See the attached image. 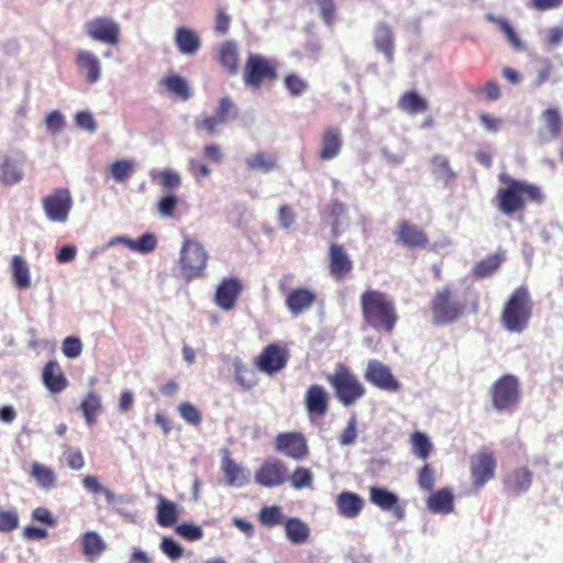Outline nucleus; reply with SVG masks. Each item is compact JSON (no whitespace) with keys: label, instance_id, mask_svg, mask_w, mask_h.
Returning <instances> with one entry per match:
<instances>
[{"label":"nucleus","instance_id":"obj_18","mask_svg":"<svg viewBox=\"0 0 563 563\" xmlns=\"http://www.w3.org/2000/svg\"><path fill=\"white\" fill-rule=\"evenodd\" d=\"M242 291L243 284L239 278H223L217 287L214 302L222 310H232Z\"/></svg>","mask_w":563,"mask_h":563},{"label":"nucleus","instance_id":"obj_60","mask_svg":"<svg viewBox=\"0 0 563 563\" xmlns=\"http://www.w3.org/2000/svg\"><path fill=\"white\" fill-rule=\"evenodd\" d=\"M161 550L170 560H178L184 555V548L168 537L162 539Z\"/></svg>","mask_w":563,"mask_h":563},{"label":"nucleus","instance_id":"obj_10","mask_svg":"<svg viewBox=\"0 0 563 563\" xmlns=\"http://www.w3.org/2000/svg\"><path fill=\"white\" fill-rule=\"evenodd\" d=\"M46 217L54 222H65L73 208L71 194L67 188H56L42 200Z\"/></svg>","mask_w":563,"mask_h":563},{"label":"nucleus","instance_id":"obj_12","mask_svg":"<svg viewBox=\"0 0 563 563\" xmlns=\"http://www.w3.org/2000/svg\"><path fill=\"white\" fill-rule=\"evenodd\" d=\"M394 236L397 245L409 250L427 249L430 245L428 233L408 220L398 222Z\"/></svg>","mask_w":563,"mask_h":563},{"label":"nucleus","instance_id":"obj_36","mask_svg":"<svg viewBox=\"0 0 563 563\" xmlns=\"http://www.w3.org/2000/svg\"><path fill=\"white\" fill-rule=\"evenodd\" d=\"M222 471L227 483L231 486L241 487L249 483V476L243 467L228 455L222 460Z\"/></svg>","mask_w":563,"mask_h":563},{"label":"nucleus","instance_id":"obj_5","mask_svg":"<svg viewBox=\"0 0 563 563\" xmlns=\"http://www.w3.org/2000/svg\"><path fill=\"white\" fill-rule=\"evenodd\" d=\"M327 380L334 389L339 401L346 407L355 404L366 393L355 374L343 364L336 365L334 372L327 376Z\"/></svg>","mask_w":563,"mask_h":563},{"label":"nucleus","instance_id":"obj_39","mask_svg":"<svg viewBox=\"0 0 563 563\" xmlns=\"http://www.w3.org/2000/svg\"><path fill=\"white\" fill-rule=\"evenodd\" d=\"M178 520V509L174 501L158 498L156 521L161 527H173Z\"/></svg>","mask_w":563,"mask_h":563},{"label":"nucleus","instance_id":"obj_55","mask_svg":"<svg viewBox=\"0 0 563 563\" xmlns=\"http://www.w3.org/2000/svg\"><path fill=\"white\" fill-rule=\"evenodd\" d=\"M285 86L294 97L301 96L309 87L308 82L297 74H288L284 78Z\"/></svg>","mask_w":563,"mask_h":563},{"label":"nucleus","instance_id":"obj_1","mask_svg":"<svg viewBox=\"0 0 563 563\" xmlns=\"http://www.w3.org/2000/svg\"><path fill=\"white\" fill-rule=\"evenodd\" d=\"M498 180L503 186L497 189L493 203L505 217L523 213L529 202L541 205L544 201V194L538 185L514 178L507 173H500Z\"/></svg>","mask_w":563,"mask_h":563},{"label":"nucleus","instance_id":"obj_50","mask_svg":"<svg viewBox=\"0 0 563 563\" xmlns=\"http://www.w3.org/2000/svg\"><path fill=\"white\" fill-rule=\"evenodd\" d=\"M258 520L266 527H275L285 522L280 507L278 506L263 507L258 512Z\"/></svg>","mask_w":563,"mask_h":563},{"label":"nucleus","instance_id":"obj_61","mask_svg":"<svg viewBox=\"0 0 563 563\" xmlns=\"http://www.w3.org/2000/svg\"><path fill=\"white\" fill-rule=\"evenodd\" d=\"M176 533L187 541H197L203 537L202 529L192 523H181L177 526Z\"/></svg>","mask_w":563,"mask_h":563},{"label":"nucleus","instance_id":"obj_7","mask_svg":"<svg viewBox=\"0 0 563 563\" xmlns=\"http://www.w3.org/2000/svg\"><path fill=\"white\" fill-rule=\"evenodd\" d=\"M278 78L276 64L261 54L246 57L242 79L246 87L260 89L264 84H273Z\"/></svg>","mask_w":563,"mask_h":563},{"label":"nucleus","instance_id":"obj_13","mask_svg":"<svg viewBox=\"0 0 563 563\" xmlns=\"http://www.w3.org/2000/svg\"><path fill=\"white\" fill-rule=\"evenodd\" d=\"M289 477L286 464L278 459L266 460L255 472V482L266 488L284 485Z\"/></svg>","mask_w":563,"mask_h":563},{"label":"nucleus","instance_id":"obj_25","mask_svg":"<svg viewBox=\"0 0 563 563\" xmlns=\"http://www.w3.org/2000/svg\"><path fill=\"white\" fill-rule=\"evenodd\" d=\"M174 41L178 52L186 56H195L202 45L200 35L195 30L186 26H179L175 30Z\"/></svg>","mask_w":563,"mask_h":563},{"label":"nucleus","instance_id":"obj_52","mask_svg":"<svg viewBox=\"0 0 563 563\" xmlns=\"http://www.w3.org/2000/svg\"><path fill=\"white\" fill-rule=\"evenodd\" d=\"M218 121L223 124L230 119H234L238 117L236 108L233 101L229 97H223L220 99L216 113L213 114Z\"/></svg>","mask_w":563,"mask_h":563},{"label":"nucleus","instance_id":"obj_63","mask_svg":"<svg viewBox=\"0 0 563 563\" xmlns=\"http://www.w3.org/2000/svg\"><path fill=\"white\" fill-rule=\"evenodd\" d=\"M159 185L165 189H176L181 185V177L178 172L164 169L159 173Z\"/></svg>","mask_w":563,"mask_h":563},{"label":"nucleus","instance_id":"obj_3","mask_svg":"<svg viewBox=\"0 0 563 563\" xmlns=\"http://www.w3.org/2000/svg\"><path fill=\"white\" fill-rule=\"evenodd\" d=\"M532 312L531 294L527 286H520L505 301L500 313V323L508 332L521 333L528 328Z\"/></svg>","mask_w":563,"mask_h":563},{"label":"nucleus","instance_id":"obj_2","mask_svg":"<svg viewBox=\"0 0 563 563\" xmlns=\"http://www.w3.org/2000/svg\"><path fill=\"white\" fill-rule=\"evenodd\" d=\"M363 321L369 328L385 333H393L399 314L393 297L377 289H366L360 296Z\"/></svg>","mask_w":563,"mask_h":563},{"label":"nucleus","instance_id":"obj_47","mask_svg":"<svg viewBox=\"0 0 563 563\" xmlns=\"http://www.w3.org/2000/svg\"><path fill=\"white\" fill-rule=\"evenodd\" d=\"M80 409L88 424L96 421L97 415L101 410V399L95 393H89L80 404Z\"/></svg>","mask_w":563,"mask_h":563},{"label":"nucleus","instance_id":"obj_22","mask_svg":"<svg viewBox=\"0 0 563 563\" xmlns=\"http://www.w3.org/2000/svg\"><path fill=\"white\" fill-rule=\"evenodd\" d=\"M369 501L384 511H391L394 517L402 519L405 516L404 508L399 505V498L393 492L376 486L369 487Z\"/></svg>","mask_w":563,"mask_h":563},{"label":"nucleus","instance_id":"obj_40","mask_svg":"<svg viewBox=\"0 0 563 563\" xmlns=\"http://www.w3.org/2000/svg\"><path fill=\"white\" fill-rule=\"evenodd\" d=\"M287 539L295 544L305 543L310 534L309 527L298 518H288L284 522Z\"/></svg>","mask_w":563,"mask_h":563},{"label":"nucleus","instance_id":"obj_43","mask_svg":"<svg viewBox=\"0 0 563 563\" xmlns=\"http://www.w3.org/2000/svg\"><path fill=\"white\" fill-rule=\"evenodd\" d=\"M287 354H260L255 360V366L267 374H274L285 367Z\"/></svg>","mask_w":563,"mask_h":563},{"label":"nucleus","instance_id":"obj_20","mask_svg":"<svg viewBox=\"0 0 563 563\" xmlns=\"http://www.w3.org/2000/svg\"><path fill=\"white\" fill-rule=\"evenodd\" d=\"M542 126L539 130V139L542 142L556 140L563 132V118L556 107H550L540 115Z\"/></svg>","mask_w":563,"mask_h":563},{"label":"nucleus","instance_id":"obj_33","mask_svg":"<svg viewBox=\"0 0 563 563\" xmlns=\"http://www.w3.org/2000/svg\"><path fill=\"white\" fill-rule=\"evenodd\" d=\"M374 44L376 49L382 52L389 63L394 60V33L389 25L385 23L377 25L374 33Z\"/></svg>","mask_w":563,"mask_h":563},{"label":"nucleus","instance_id":"obj_51","mask_svg":"<svg viewBox=\"0 0 563 563\" xmlns=\"http://www.w3.org/2000/svg\"><path fill=\"white\" fill-rule=\"evenodd\" d=\"M500 29V31L505 34L507 41L512 46V48L517 51H522L525 45L518 34L515 32L511 24L501 18L492 19Z\"/></svg>","mask_w":563,"mask_h":563},{"label":"nucleus","instance_id":"obj_62","mask_svg":"<svg viewBox=\"0 0 563 563\" xmlns=\"http://www.w3.org/2000/svg\"><path fill=\"white\" fill-rule=\"evenodd\" d=\"M357 420L356 416L353 415L347 423L346 427L343 429L342 433L339 435V442L342 445H350L353 444L357 438Z\"/></svg>","mask_w":563,"mask_h":563},{"label":"nucleus","instance_id":"obj_24","mask_svg":"<svg viewBox=\"0 0 563 563\" xmlns=\"http://www.w3.org/2000/svg\"><path fill=\"white\" fill-rule=\"evenodd\" d=\"M343 146L341 131L338 126L327 128L320 141L319 158L321 161H330L336 157Z\"/></svg>","mask_w":563,"mask_h":563},{"label":"nucleus","instance_id":"obj_8","mask_svg":"<svg viewBox=\"0 0 563 563\" xmlns=\"http://www.w3.org/2000/svg\"><path fill=\"white\" fill-rule=\"evenodd\" d=\"M489 394L497 411L512 412L520 400L519 380L514 375H504L492 385Z\"/></svg>","mask_w":563,"mask_h":563},{"label":"nucleus","instance_id":"obj_48","mask_svg":"<svg viewBox=\"0 0 563 563\" xmlns=\"http://www.w3.org/2000/svg\"><path fill=\"white\" fill-rule=\"evenodd\" d=\"M312 9H317L323 22L331 26L335 22L336 5L334 0H307Z\"/></svg>","mask_w":563,"mask_h":563},{"label":"nucleus","instance_id":"obj_21","mask_svg":"<svg viewBox=\"0 0 563 563\" xmlns=\"http://www.w3.org/2000/svg\"><path fill=\"white\" fill-rule=\"evenodd\" d=\"M330 396L321 385H310L305 394V407L310 417H323L329 410Z\"/></svg>","mask_w":563,"mask_h":563},{"label":"nucleus","instance_id":"obj_15","mask_svg":"<svg viewBox=\"0 0 563 563\" xmlns=\"http://www.w3.org/2000/svg\"><path fill=\"white\" fill-rule=\"evenodd\" d=\"M365 379L378 389L396 393L400 384L393 375L390 368L377 360H371L364 373Z\"/></svg>","mask_w":563,"mask_h":563},{"label":"nucleus","instance_id":"obj_38","mask_svg":"<svg viewBox=\"0 0 563 563\" xmlns=\"http://www.w3.org/2000/svg\"><path fill=\"white\" fill-rule=\"evenodd\" d=\"M398 108L409 114H417L428 110V102L418 92L411 90L400 96Z\"/></svg>","mask_w":563,"mask_h":563},{"label":"nucleus","instance_id":"obj_57","mask_svg":"<svg viewBox=\"0 0 563 563\" xmlns=\"http://www.w3.org/2000/svg\"><path fill=\"white\" fill-rule=\"evenodd\" d=\"M418 485L422 490L431 492L435 484V471L430 464L423 465L418 472Z\"/></svg>","mask_w":563,"mask_h":563},{"label":"nucleus","instance_id":"obj_34","mask_svg":"<svg viewBox=\"0 0 563 563\" xmlns=\"http://www.w3.org/2000/svg\"><path fill=\"white\" fill-rule=\"evenodd\" d=\"M118 243H122L130 247L133 251H137L140 253H150L153 252L157 246V240L152 233L142 234L137 241L131 240L125 236H115L108 242V246H113Z\"/></svg>","mask_w":563,"mask_h":563},{"label":"nucleus","instance_id":"obj_32","mask_svg":"<svg viewBox=\"0 0 563 563\" xmlns=\"http://www.w3.org/2000/svg\"><path fill=\"white\" fill-rule=\"evenodd\" d=\"M10 271L12 283L18 289H27L31 287L30 267L21 255H13L11 257Z\"/></svg>","mask_w":563,"mask_h":563},{"label":"nucleus","instance_id":"obj_46","mask_svg":"<svg viewBox=\"0 0 563 563\" xmlns=\"http://www.w3.org/2000/svg\"><path fill=\"white\" fill-rule=\"evenodd\" d=\"M162 84L166 89L179 97L181 100H188L190 98V90L187 81L179 75H170L162 80Z\"/></svg>","mask_w":563,"mask_h":563},{"label":"nucleus","instance_id":"obj_56","mask_svg":"<svg viewBox=\"0 0 563 563\" xmlns=\"http://www.w3.org/2000/svg\"><path fill=\"white\" fill-rule=\"evenodd\" d=\"M178 412L180 417L192 426H199L202 417L200 411L190 402L184 401L178 405Z\"/></svg>","mask_w":563,"mask_h":563},{"label":"nucleus","instance_id":"obj_42","mask_svg":"<svg viewBox=\"0 0 563 563\" xmlns=\"http://www.w3.org/2000/svg\"><path fill=\"white\" fill-rule=\"evenodd\" d=\"M234 378L243 390H251L257 384V375L254 367L243 364L241 361L234 362Z\"/></svg>","mask_w":563,"mask_h":563},{"label":"nucleus","instance_id":"obj_45","mask_svg":"<svg viewBox=\"0 0 563 563\" xmlns=\"http://www.w3.org/2000/svg\"><path fill=\"white\" fill-rule=\"evenodd\" d=\"M411 451L420 460L426 461L432 451V443L429 438L420 431L410 435Z\"/></svg>","mask_w":563,"mask_h":563},{"label":"nucleus","instance_id":"obj_54","mask_svg":"<svg viewBox=\"0 0 563 563\" xmlns=\"http://www.w3.org/2000/svg\"><path fill=\"white\" fill-rule=\"evenodd\" d=\"M110 172L115 181L124 183L133 173V163L125 159L117 161L111 164Z\"/></svg>","mask_w":563,"mask_h":563},{"label":"nucleus","instance_id":"obj_16","mask_svg":"<svg viewBox=\"0 0 563 563\" xmlns=\"http://www.w3.org/2000/svg\"><path fill=\"white\" fill-rule=\"evenodd\" d=\"M87 34L92 40L118 45L120 42V25L110 18H95L87 23Z\"/></svg>","mask_w":563,"mask_h":563},{"label":"nucleus","instance_id":"obj_29","mask_svg":"<svg viewBox=\"0 0 563 563\" xmlns=\"http://www.w3.org/2000/svg\"><path fill=\"white\" fill-rule=\"evenodd\" d=\"M533 474L526 467H518L511 471L504 479L505 489L512 495H520L527 492L532 484Z\"/></svg>","mask_w":563,"mask_h":563},{"label":"nucleus","instance_id":"obj_6","mask_svg":"<svg viewBox=\"0 0 563 563\" xmlns=\"http://www.w3.org/2000/svg\"><path fill=\"white\" fill-rule=\"evenodd\" d=\"M430 309L433 323L444 325L460 319L465 312L466 305L456 298L450 286H444L434 294L430 302Z\"/></svg>","mask_w":563,"mask_h":563},{"label":"nucleus","instance_id":"obj_4","mask_svg":"<svg viewBox=\"0 0 563 563\" xmlns=\"http://www.w3.org/2000/svg\"><path fill=\"white\" fill-rule=\"evenodd\" d=\"M208 261L209 254L200 242L185 239L178 260L180 274L184 279L190 282L205 277Z\"/></svg>","mask_w":563,"mask_h":563},{"label":"nucleus","instance_id":"obj_64","mask_svg":"<svg viewBox=\"0 0 563 563\" xmlns=\"http://www.w3.org/2000/svg\"><path fill=\"white\" fill-rule=\"evenodd\" d=\"M231 16L225 12L223 8L217 9L214 20V32L219 35H225L230 31Z\"/></svg>","mask_w":563,"mask_h":563},{"label":"nucleus","instance_id":"obj_44","mask_svg":"<svg viewBox=\"0 0 563 563\" xmlns=\"http://www.w3.org/2000/svg\"><path fill=\"white\" fill-rule=\"evenodd\" d=\"M31 476L45 489H49L56 484V475L54 471L37 462H34L31 465Z\"/></svg>","mask_w":563,"mask_h":563},{"label":"nucleus","instance_id":"obj_58","mask_svg":"<svg viewBox=\"0 0 563 563\" xmlns=\"http://www.w3.org/2000/svg\"><path fill=\"white\" fill-rule=\"evenodd\" d=\"M19 527V515L15 510L0 508V532H11Z\"/></svg>","mask_w":563,"mask_h":563},{"label":"nucleus","instance_id":"obj_23","mask_svg":"<svg viewBox=\"0 0 563 563\" xmlns=\"http://www.w3.org/2000/svg\"><path fill=\"white\" fill-rule=\"evenodd\" d=\"M23 163V156L19 159L8 154L0 153V181L5 186L20 183L24 176L22 169Z\"/></svg>","mask_w":563,"mask_h":563},{"label":"nucleus","instance_id":"obj_14","mask_svg":"<svg viewBox=\"0 0 563 563\" xmlns=\"http://www.w3.org/2000/svg\"><path fill=\"white\" fill-rule=\"evenodd\" d=\"M275 450L295 461L305 460L309 455L307 440L300 432L279 433L275 439Z\"/></svg>","mask_w":563,"mask_h":563},{"label":"nucleus","instance_id":"obj_17","mask_svg":"<svg viewBox=\"0 0 563 563\" xmlns=\"http://www.w3.org/2000/svg\"><path fill=\"white\" fill-rule=\"evenodd\" d=\"M239 44L233 40L221 42L214 52V59L228 76H236L241 68Z\"/></svg>","mask_w":563,"mask_h":563},{"label":"nucleus","instance_id":"obj_28","mask_svg":"<svg viewBox=\"0 0 563 563\" xmlns=\"http://www.w3.org/2000/svg\"><path fill=\"white\" fill-rule=\"evenodd\" d=\"M76 65L80 74L85 75L87 82L95 84L100 79L101 63L93 53L79 49L76 56Z\"/></svg>","mask_w":563,"mask_h":563},{"label":"nucleus","instance_id":"obj_53","mask_svg":"<svg viewBox=\"0 0 563 563\" xmlns=\"http://www.w3.org/2000/svg\"><path fill=\"white\" fill-rule=\"evenodd\" d=\"M247 166L251 169H260L267 173L276 166V159L264 152H257L252 158L247 159Z\"/></svg>","mask_w":563,"mask_h":563},{"label":"nucleus","instance_id":"obj_27","mask_svg":"<svg viewBox=\"0 0 563 563\" xmlns=\"http://www.w3.org/2000/svg\"><path fill=\"white\" fill-rule=\"evenodd\" d=\"M364 499L356 493L344 490L335 498V507L340 516L353 519L356 518L364 508Z\"/></svg>","mask_w":563,"mask_h":563},{"label":"nucleus","instance_id":"obj_26","mask_svg":"<svg viewBox=\"0 0 563 563\" xmlns=\"http://www.w3.org/2000/svg\"><path fill=\"white\" fill-rule=\"evenodd\" d=\"M42 380L52 394H59L68 387V379L56 361H49L43 368Z\"/></svg>","mask_w":563,"mask_h":563},{"label":"nucleus","instance_id":"obj_37","mask_svg":"<svg viewBox=\"0 0 563 563\" xmlns=\"http://www.w3.org/2000/svg\"><path fill=\"white\" fill-rule=\"evenodd\" d=\"M432 167V175L435 179L442 181L444 185H450L456 179V173L450 165V161L444 155H433L430 159Z\"/></svg>","mask_w":563,"mask_h":563},{"label":"nucleus","instance_id":"obj_19","mask_svg":"<svg viewBox=\"0 0 563 563\" xmlns=\"http://www.w3.org/2000/svg\"><path fill=\"white\" fill-rule=\"evenodd\" d=\"M329 272L336 280L344 279L353 269V262L346 250L339 243H331L329 246Z\"/></svg>","mask_w":563,"mask_h":563},{"label":"nucleus","instance_id":"obj_41","mask_svg":"<svg viewBox=\"0 0 563 563\" xmlns=\"http://www.w3.org/2000/svg\"><path fill=\"white\" fill-rule=\"evenodd\" d=\"M82 553L89 559L100 556L107 549V544L95 531H88L81 537Z\"/></svg>","mask_w":563,"mask_h":563},{"label":"nucleus","instance_id":"obj_30","mask_svg":"<svg viewBox=\"0 0 563 563\" xmlns=\"http://www.w3.org/2000/svg\"><path fill=\"white\" fill-rule=\"evenodd\" d=\"M327 217L330 221L332 235L338 238L344 231V225L349 223L347 207L338 200H332L328 203Z\"/></svg>","mask_w":563,"mask_h":563},{"label":"nucleus","instance_id":"obj_59","mask_svg":"<svg viewBox=\"0 0 563 563\" xmlns=\"http://www.w3.org/2000/svg\"><path fill=\"white\" fill-rule=\"evenodd\" d=\"M221 123L218 121V119L214 115H202L195 120L196 130L202 131L210 136L217 134L218 126Z\"/></svg>","mask_w":563,"mask_h":563},{"label":"nucleus","instance_id":"obj_31","mask_svg":"<svg viewBox=\"0 0 563 563\" xmlns=\"http://www.w3.org/2000/svg\"><path fill=\"white\" fill-rule=\"evenodd\" d=\"M427 506L434 514H451L454 509V495L449 488L439 489L428 497Z\"/></svg>","mask_w":563,"mask_h":563},{"label":"nucleus","instance_id":"obj_35","mask_svg":"<svg viewBox=\"0 0 563 563\" xmlns=\"http://www.w3.org/2000/svg\"><path fill=\"white\" fill-rule=\"evenodd\" d=\"M504 261V252L489 254L476 263L472 269V275L478 279L489 277L498 271Z\"/></svg>","mask_w":563,"mask_h":563},{"label":"nucleus","instance_id":"obj_49","mask_svg":"<svg viewBox=\"0 0 563 563\" xmlns=\"http://www.w3.org/2000/svg\"><path fill=\"white\" fill-rule=\"evenodd\" d=\"M288 481L295 489L310 488L313 484V474L308 467L299 466L289 475Z\"/></svg>","mask_w":563,"mask_h":563},{"label":"nucleus","instance_id":"obj_9","mask_svg":"<svg viewBox=\"0 0 563 563\" xmlns=\"http://www.w3.org/2000/svg\"><path fill=\"white\" fill-rule=\"evenodd\" d=\"M294 279L292 274H285L278 280V289L285 295V306L292 316H299L308 311L317 301L314 290L306 287L289 289Z\"/></svg>","mask_w":563,"mask_h":563},{"label":"nucleus","instance_id":"obj_11","mask_svg":"<svg viewBox=\"0 0 563 563\" xmlns=\"http://www.w3.org/2000/svg\"><path fill=\"white\" fill-rule=\"evenodd\" d=\"M497 462L492 452L479 451L471 456L470 472L472 485L479 489L495 476Z\"/></svg>","mask_w":563,"mask_h":563}]
</instances>
